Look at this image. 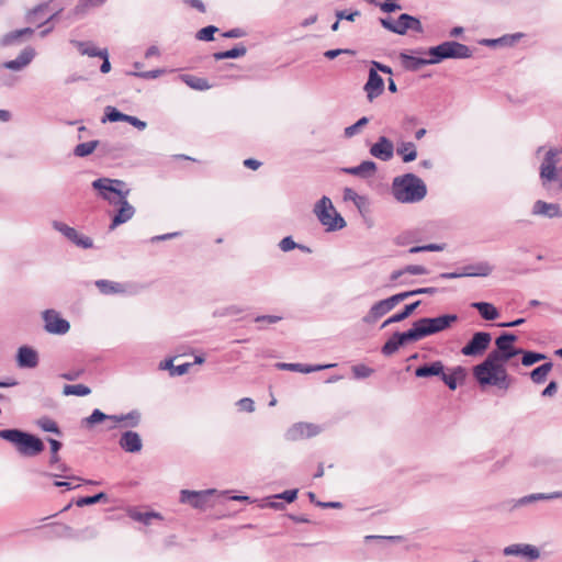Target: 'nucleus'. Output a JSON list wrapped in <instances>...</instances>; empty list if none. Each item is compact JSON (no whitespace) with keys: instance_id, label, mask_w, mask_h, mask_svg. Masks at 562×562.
I'll return each instance as SVG.
<instances>
[{"instance_id":"64","label":"nucleus","mask_w":562,"mask_h":562,"mask_svg":"<svg viewBox=\"0 0 562 562\" xmlns=\"http://www.w3.org/2000/svg\"><path fill=\"white\" fill-rule=\"evenodd\" d=\"M379 7L383 12H386V13H392V12H395L396 10L402 9V7L400 4H397L396 2L387 1V0H385V2H383V3H379Z\"/></svg>"},{"instance_id":"3","label":"nucleus","mask_w":562,"mask_h":562,"mask_svg":"<svg viewBox=\"0 0 562 562\" xmlns=\"http://www.w3.org/2000/svg\"><path fill=\"white\" fill-rule=\"evenodd\" d=\"M415 54H428L431 61L439 64L445 59H467L472 57V49L465 44L456 41H446L437 46L429 47L427 50L416 49Z\"/></svg>"},{"instance_id":"1","label":"nucleus","mask_w":562,"mask_h":562,"mask_svg":"<svg viewBox=\"0 0 562 562\" xmlns=\"http://www.w3.org/2000/svg\"><path fill=\"white\" fill-rule=\"evenodd\" d=\"M392 194L401 203H416L426 196L427 187L416 175L405 173L393 179Z\"/></svg>"},{"instance_id":"52","label":"nucleus","mask_w":562,"mask_h":562,"mask_svg":"<svg viewBox=\"0 0 562 562\" xmlns=\"http://www.w3.org/2000/svg\"><path fill=\"white\" fill-rule=\"evenodd\" d=\"M105 115L102 122H119L125 120V114L120 112L116 108L108 105L104 110Z\"/></svg>"},{"instance_id":"25","label":"nucleus","mask_w":562,"mask_h":562,"mask_svg":"<svg viewBox=\"0 0 562 562\" xmlns=\"http://www.w3.org/2000/svg\"><path fill=\"white\" fill-rule=\"evenodd\" d=\"M35 49L31 46L25 47L21 50L19 56L15 59L8 60L3 64V67L13 70V71H20L24 67H26L35 57Z\"/></svg>"},{"instance_id":"16","label":"nucleus","mask_w":562,"mask_h":562,"mask_svg":"<svg viewBox=\"0 0 562 562\" xmlns=\"http://www.w3.org/2000/svg\"><path fill=\"white\" fill-rule=\"evenodd\" d=\"M95 286L103 295L113 294H134L136 288L130 283H121L111 280L100 279L94 282Z\"/></svg>"},{"instance_id":"27","label":"nucleus","mask_w":562,"mask_h":562,"mask_svg":"<svg viewBox=\"0 0 562 562\" xmlns=\"http://www.w3.org/2000/svg\"><path fill=\"white\" fill-rule=\"evenodd\" d=\"M400 60H401L402 67L406 71H412V72L418 71L423 66L435 65V61H431V57L428 59L422 58V57L409 55L405 52L400 53Z\"/></svg>"},{"instance_id":"24","label":"nucleus","mask_w":562,"mask_h":562,"mask_svg":"<svg viewBox=\"0 0 562 562\" xmlns=\"http://www.w3.org/2000/svg\"><path fill=\"white\" fill-rule=\"evenodd\" d=\"M562 497V491H557L552 493H535L529 494L526 496H522L518 499L510 501V509H515L517 507L526 506L531 503L538 502V501H550V499H557Z\"/></svg>"},{"instance_id":"19","label":"nucleus","mask_w":562,"mask_h":562,"mask_svg":"<svg viewBox=\"0 0 562 562\" xmlns=\"http://www.w3.org/2000/svg\"><path fill=\"white\" fill-rule=\"evenodd\" d=\"M394 308L390 297L374 303L369 312L362 317L364 324H375L380 318Z\"/></svg>"},{"instance_id":"11","label":"nucleus","mask_w":562,"mask_h":562,"mask_svg":"<svg viewBox=\"0 0 562 562\" xmlns=\"http://www.w3.org/2000/svg\"><path fill=\"white\" fill-rule=\"evenodd\" d=\"M216 493V490L210 488L204 491H190L182 490L180 492V502L189 504L196 509H205L211 506V497Z\"/></svg>"},{"instance_id":"61","label":"nucleus","mask_w":562,"mask_h":562,"mask_svg":"<svg viewBox=\"0 0 562 562\" xmlns=\"http://www.w3.org/2000/svg\"><path fill=\"white\" fill-rule=\"evenodd\" d=\"M273 497L277 499H283L288 503H292L297 497V490H286L280 494L274 495Z\"/></svg>"},{"instance_id":"45","label":"nucleus","mask_w":562,"mask_h":562,"mask_svg":"<svg viewBox=\"0 0 562 562\" xmlns=\"http://www.w3.org/2000/svg\"><path fill=\"white\" fill-rule=\"evenodd\" d=\"M553 363L546 362L530 372V379L536 384H541L546 381L548 373L552 370Z\"/></svg>"},{"instance_id":"12","label":"nucleus","mask_w":562,"mask_h":562,"mask_svg":"<svg viewBox=\"0 0 562 562\" xmlns=\"http://www.w3.org/2000/svg\"><path fill=\"white\" fill-rule=\"evenodd\" d=\"M492 336L487 331H476L465 346L462 347L461 353L467 357L481 356L488 348Z\"/></svg>"},{"instance_id":"41","label":"nucleus","mask_w":562,"mask_h":562,"mask_svg":"<svg viewBox=\"0 0 562 562\" xmlns=\"http://www.w3.org/2000/svg\"><path fill=\"white\" fill-rule=\"evenodd\" d=\"M180 79L190 88L198 91L209 90L212 87L205 78L192 75H181Z\"/></svg>"},{"instance_id":"31","label":"nucleus","mask_w":562,"mask_h":562,"mask_svg":"<svg viewBox=\"0 0 562 562\" xmlns=\"http://www.w3.org/2000/svg\"><path fill=\"white\" fill-rule=\"evenodd\" d=\"M341 172L360 177L362 179L370 178L376 171V164L372 160H364L355 167H345L340 169Z\"/></svg>"},{"instance_id":"6","label":"nucleus","mask_w":562,"mask_h":562,"mask_svg":"<svg viewBox=\"0 0 562 562\" xmlns=\"http://www.w3.org/2000/svg\"><path fill=\"white\" fill-rule=\"evenodd\" d=\"M314 213L327 232L340 231L347 225L345 218L335 210L331 200L326 195L315 204Z\"/></svg>"},{"instance_id":"49","label":"nucleus","mask_w":562,"mask_h":562,"mask_svg":"<svg viewBox=\"0 0 562 562\" xmlns=\"http://www.w3.org/2000/svg\"><path fill=\"white\" fill-rule=\"evenodd\" d=\"M91 393L90 387L83 384H66L63 389V394L76 395V396H87Z\"/></svg>"},{"instance_id":"62","label":"nucleus","mask_w":562,"mask_h":562,"mask_svg":"<svg viewBox=\"0 0 562 562\" xmlns=\"http://www.w3.org/2000/svg\"><path fill=\"white\" fill-rule=\"evenodd\" d=\"M342 54H349V55H353L355 52L351 50V49H348V48H336V49H329V50H326L324 53V56L327 58V59H334Z\"/></svg>"},{"instance_id":"23","label":"nucleus","mask_w":562,"mask_h":562,"mask_svg":"<svg viewBox=\"0 0 562 562\" xmlns=\"http://www.w3.org/2000/svg\"><path fill=\"white\" fill-rule=\"evenodd\" d=\"M48 7H49V2H44V3L36 5L34 9L30 10L25 16L26 22L37 23L38 26H41L50 21H55L58 18L60 11H56V12L52 13L49 16H47L46 19H44V14L48 10Z\"/></svg>"},{"instance_id":"34","label":"nucleus","mask_w":562,"mask_h":562,"mask_svg":"<svg viewBox=\"0 0 562 562\" xmlns=\"http://www.w3.org/2000/svg\"><path fill=\"white\" fill-rule=\"evenodd\" d=\"M119 445L126 452H137L140 450V437L137 432L127 430L122 435Z\"/></svg>"},{"instance_id":"18","label":"nucleus","mask_w":562,"mask_h":562,"mask_svg":"<svg viewBox=\"0 0 562 562\" xmlns=\"http://www.w3.org/2000/svg\"><path fill=\"white\" fill-rule=\"evenodd\" d=\"M44 449V442L38 437L25 431L18 452L24 457H35L42 453Z\"/></svg>"},{"instance_id":"53","label":"nucleus","mask_w":562,"mask_h":562,"mask_svg":"<svg viewBox=\"0 0 562 562\" xmlns=\"http://www.w3.org/2000/svg\"><path fill=\"white\" fill-rule=\"evenodd\" d=\"M368 123H369V119L367 116H362L355 124L347 126L345 128V132H344L345 136L346 137L355 136L356 134H358L360 132V128L366 126Z\"/></svg>"},{"instance_id":"10","label":"nucleus","mask_w":562,"mask_h":562,"mask_svg":"<svg viewBox=\"0 0 562 562\" xmlns=\"http://www.w3.org/2000/svg\"><path fill=\"white\" fill-rule=\"evenodd\" d=\"M493 267L486 261H480L473 265L463 266L460 270L453 272H442L440 279H458L462 277H487L492 273Z\"/></svg>"},{"instance_id":"9","label":"nucleus","mask_w":562,"mask_h":562,"mask_svg":"<svg viewBox=\"0 0 562 562\" xmlns=\"http://www.w3.org/2000/svg\"><path fill=\"white\" fill-rule=\"evenodd\" d=\"M562 153V149L550 148L540 165V179L542 186L546 187L547 183L558 180V170L557 165L559 164V155Z\"/></svg>"},{"instance_id":"28","label":"nucleus","mask_w":562,"mask_h":562,"mask_svg":"<svg viewBox=\"0 0 562 562\" xmlns=\"http://www.w3.org/2000/svg\"><path fill=\"white\" fill-rule=\"evenodd\" d=\"M531 212L533 215H541L548 218L562 217V211L559 204L548 203L542 200L535 202Z\"/></svg>"},{"instance_id":"58","label":"nucleus","mask_w":562,"mask_h":562,"mask_svg":"<svg viewBox=\"0 0 562 562\" xmlns=\"http://www.w3.org/2000/svg\"><path fill=\"white\" fill-rule=\"evenodd\" d=\"M157 520L159 525H162V516L159 513L155 512H146L143 513V526H148L151 524V520Z\"/></svg>"},{"instance_id":"37","label":"nucleus","mask_w":562,"mask_h":562,"mask_svg":"<svg viewBox=\"0 0 562 562\" xmlns=\"http://www.w3.org/2000/svg\"><path fill=\"white\" fill-rule=\"evenodd\" d=\"M471 306L475 308L485 321H495L499 316L498 310L492 303L474 302Z\"/></svg>"},{"instance_id":"44","label":"nucleus","mask_w":562,"mask_h":562,"mask_svg":"<svg viewBox=\"0 0 562 562\" xmlns=\"http://www.w3.org/2000/svg\"><path fill=\"white\" fill-rule=\"evenodd\" d=\"M192 363L186 362L179 366H173L172 359H166L162 363H160L161 369H167L171 376H180L186 374L191 368Z\"/></svg>"},{"instance_id":"22","label":"nucleus","mask_w":562,"mask_h":562,"mask_svg":"<svg viewBox=\"0 0 562 562\" xmlns=\"http://www.w3.org/2000/svg\"><path fill=\"white\" fill-rule=\"evenodd\" d=\"M367 98L370 102L380 97L384 91V80L374 70H369L368 80L363 87Z\"/></svg>"},{"instance_id":"39","label":"nucleus","mask_w":562,"mask_h":562,"mask_svg":"<svg viewBox=\"0 0 562 562\" xmlns=\"http://www.w3.org/2000/svg\"><path fill=\"white\" fill-rule=\"evenodd\" d=\"M33 33H34V30L31 27H24V29L9 32L2 37L1 44L3 46L13 45L15 43H19L23 36H26V35L30 36Z\"/></svg>"},{"instance_id":"63","label":"nucleus","mask_w":562,"mask_h":562,"mask_svg":"<svg viewBox=\"0 0 562 562\" xmlns=\"http://www.w3.org/2000/svg\"><path fill=\"white\" fill-rule=\"evenodd\" d=\"M240 411L252 413L255 411V402L249 397H244L237 402Z\"/></svg>"},{"instance_id":"29","label":"nucleus","mask_w":562,"mask_h":562,"mask_svg":"<svg viewBox=\"0 0 562 562\" xmlns=\"http://www.w3.org/2000/svg\"><path fill=\"white\" fill-rule=\"evenodd\" d=\"M405 18H408L407 13L401 14L395 21L391 18H381L380 23L385 30L404 35L409 30L408 20H404Z\"/></svg>"},{"instance_id":"13","label":"nucleus","mask_w":562,"mask_h":562,"mask_svg":"<svg viewBox=\"0 0 562 562\" xmlns=\"http://www.w3.org/2000/svg\"><path fill=\"white\" fill-rule=\"evenodd\" d=\"M44 319V328L47 333L54 335H65L70 329V324L63 318L55 310H46L42 314Z\"/></svg>"},{"instance_id":"15","label":"nucleus","mask_w":562,"mask_h":562,"mask_svg":"<svg viewBox=\"0 0 562 562\" xmlns=\"http://www.w3.org/2000/svg\"><path fill=\"white\" fill-rule=\"evenodd\" d=\"M411 341H417L412 327L403 333L395 331L382 346L381 352L385 357H390L393 353H395L400 349V347Z\"/></svg>"},{"instance_id":"56","label":"nucleus","mask_w":562,"mask_h":562,"mask_svg":"<svg viewBox=\"0 0 562 562\" xmlns=\"http://www.w3.org/2000/svg\"><path fill=\"white\" fill-rule=\"evenodd\" d=\"M360 14L361 13L359 10H337L335 12V15L338 19V21L346 20L350 22H353L358 16H360Z\"/></svg>"},{"instance_id":"14","label":"nucleus","mask_w":562,"mask_h":562,"mask_svg":"<svg viewBox=\"0 0 562 562\" xmlns=\"http://www.w3.org/2000/svg\"><path fill=\"white\" fill-rule=\"evenodd\" d=\"M52 225L54 229L61 233L68 240L74 243L76 246L82 249H89L93 247L92 239L89 236L78 233L74 227H70L67 224L59 221H54Z\"/></svg>"},{"instance_id":"47","label":"nucleus","mask_w":562,"mask_h":562,"mask_svg":"<svg viewBox=\"0 0 562 562\" xmlns=\"http://www.w3.org/2000/svg\"><path fill=\"white\" fill-rule=\"evenodd\" d=\"M36 425L43 430V431H46V432H53L57 436H60L61 435V431L57 425V423L47 417V416H44V417H41L36 420Z\"/></svg>"},{"instance_id":"8","label":"nucleus","mask_w":562,"mask_h":562,"mask_svg":"<svg viewBox=\"0 0 562 562\" xmlns=\"http://www.w3.org/2000/svg\"><path fill=\"white\" fill-rule=\"evenodd\" d=\"M517 340V336L512 333H502L495 339L496 348L492 350L487 357L488 362L492 360L509 361L512 358L522 352V349L516 348L514 342Z\"/></svg>"},{"instance_id":"43","label":"nucleus","mask_w":562,"mask_h":562,"mask_svg":"<svg viewBox=\"0 0 562 562\" xmlns=\"http://www.w3.org/2000/svg\"><path fill=\"white\" fill-rule=\"evenodd\" d=\"M105 0H79L74 8L71 14L74 18H81L88 13L93 7H99L104 3Z\"/></svg>"},{"instance_id":"17","label":"nucleus","mask_w":562,"mask_h":562,"mask_svg":"<svg viewBox=\"0 0 562 562\" xmlns=\"http://www.w3.org/2000/svg\"><path fill=\"white\" fill-rule=\"evenodd\" d=\"M504 555H519L527 561L532 562L540 558V551L537 547L527 543H515L504 548Z\"/></svg>"},{"instance_id":"20","label":"nucleus","mask_w":562,"mask_h":562,"mask_svg":"<svg viewBox=\"0 0 562 562\" xmlns=\"http://www.w3.org/2000/svg\"><path fill=\"white\" fill-rule=\"evenodd\" d=\"M113 206L116 207V210L112 216L110 229H114L115 227L126 223L135 214V207L128 203L127 198Z\"/></svg>"},{"instance_id":"51","label":"nucleus","mask_w":562,"mask_h":562,"mask_svg":"<svg viewBox=\"0 0 562 562\" xmlns=\"http://www.w3.org/2000/svg\"><path fill=\"white\" fill-rule=\"evenodd\" d=\"M521 353H522L521 363L525 367H531L535 363H537L538 361H541L547 358L544 353H540V352H536V351H524L522 350Z\"/></svg>"},{"instance_id":"7","label":"nucleus","mask_w":562,"mask_h":562,"mask_svg":"<svg viewBox=\"0 0 562 562\" xmlns=\"http://www.w3.org/2000/svg\"><path fill=\"white\" fill-rule=\"evenodd\" d=\"M137 419L138 413L135 411L128 414L106 415L99 408H95L88 417L82 419L81 424L83 427L91 428L99 423L111 422L110 427H119L122 423H124V426L133 427L137 425Z\"/></svg>"},{"instance_id":"60","label":"nucleus","mask_w":562,"mask_h":562,"mask_svg":"<svg viewBox=\"0 0 562 562\" xmlns=\"http://www.w3.org/2000/svg\"><path fill=\"white\" fill-rule=\"evenodd\" d=\"M404 271L413 276H422L428 273L427 268L420 265H408L404 267Z\"/></svg>"},{"instance_id":"33","label":"nucleus","mask_w":562,"mask_h":562,"mask_svg":"<svg viewBox=\"0 0 562 562\" xmlns=\"http://www.w3.org/2000/svg\"><path fill=\"white\" fill-rule=\"evenodd\" d=\"M445 366L442 361L436 360L432 362L424 363L418 366L415 369V376L416 378H431V376H438L440 379V375L443 374Z\"/></svg>"},{"instance_id":"59","label":"nucleus","mask_w":562,"mask_h":562,"mask_svg":"<svg viewBox=\"0 0 562 562\" xmlns=\"http://www.w3.org/2000/svg\"><path fill=\"white\" fill-rule=\"evenodd\" d=\"M279 247L282 251L288 252L290 250H293L297 247V244L293 240L291 236H286L281 239L279 243Z\"/></svg>"},{"instance_id":"54","label":"nucleus","mask_w":562,"mask_h":562,"mask_svg":"<svg viewBox=\"0 0 562 562\" xmlns=\"http://www.w3.org/2000/svg\"><path fill=\"white\" fill-rule=\"evenodd\" d=\"M218 31V29L214 25H207L198 31L195 37L199 41L210 42L214 40V34Z\"/></svg>"},{"instance_id":"5","label":"nucleus","mask_w":562,"mask_h":562,"mask_svg":"<svg viewBox=\"0 0 562 562\" xmlns=\"http://www.w3.org/2000/svg\"><path fill=\"white\" fill-rule=\"evenodd\" d=\"M458 321L456 314H443L437 317H423L415 321L412 325L416 340L438 334L451 327Z\"/></svg>"},{"instance_id":"35","label":"nucleus","mask_w":562,"mask_h":562,"mask_svg":"<svg viewBox=\"0 0 562 562\" xmlns=\"http://www.w3.org/2000/svg\"><path fill=\"white\" fill-rule=\"evenodd\" d=\"M465 378V369L461 366L454 367L450 373L443 371V374L440 375V380L449 387V390L454 391L458 387V381L464 380Z\"/></svg>"},{"instance_id":"50","label":"nucleus","mask_w":562,"mask_h":562,"mask_svg":"<svg viewBox=\"0 0 562 562\" xmlns=\"http://www.w3.org/2000/svg\"><path fill=\"white\" fill-rule=\"evenodd\" d=\"M99 142L90 140L86 143H80L74 148V155L77 157H86L94 151Z\"/></svg>"},{"instance_id":"30","label":"nucleus","mask_w":562,"mask_h":562,"mask_svg":"<svg viewBox=\"0 0 562 562\" xmlns=\"http://www.w3.org/2000/svg\"><path fill=\"white\" fill-rule=\"evenodd\" d=\"M16 362L20 368L33 369L38 364V355L33 348L22 346L18 349Z\"/></svg>"},{"instance_id":"26","label":"nucleus","mask_w":562,"mask_h":562,"mask_svg":"<svg viewBox=\"0 0 562 562\" xmlns=\"http://www.w3.org/2000/svg\"><path fill=\"white\" fill-rule=\"evenodd\" d=\"M318 434V427L308 423H297L293 425L286 432L288 439L297 440L301 438H310Z\"/></svg>"},{"instance_id":"57","label":"nucleus","mask_w":562,"mask_h":562,"mask_svg":"<svg viewBox=\"0 0 562 562\" xmlns=\"http://www.w3.org/2000/svg\"><path fill=\"white\" fill-rule=\"evenodd\" d=\"M56 465V470L58 471V473H45V475L47 476H56V477H66V479H71V480H76V481H81V479L77 477V476H67L65 473L68 471V467L64 463H57L55 464Z\"/></svg>"},{"instance_id":"21","label":"nucleus","mask_w":562,"mask_h":562,"mask_svg":"<svg viewBox=\"0 0 562 562\" xmlns=\"http://www.w3.org/2000/svg\"><path fill=\"white\" fill-rule=\"evenodd\" d=\"M370 154L382 161H389L394 156V145L387 137L380 136L370 147Z\"/></svg>"},{"instance_id":"2","label":"nucleus","mask_w":562,"mask_h":562,"mask_svg":"<svg viewBox=\"0 0 562 562\" xmlns=\"http://www.w3.org/2000/svg\"><path fill=\"white\" fill-rule=\"evenodd\" d=\"M506 361L492 360L488 363L486 357L480 364L473 368V376L480 385H493L507 390L510 385L505 364Z\"/></svg>"},{"instance_id":"55","label":"nucleus","mask_w":562,"mask_h":562,"mask_svg":"<svg viewBox=\"0 0 562 562\" xmlns=\"http://www.w3.org/2000/svg\"><path fill=\"white\" fill-rule=\"evenodd\" d=\"M352 373L356 379H366L373 373V369L366 364H356L352 367Z\"/></svg>"},{"instance_id":"32","label":"nucleus","mask_w":562,"mask_h":562,"mask_svg":"<svg viewBox=\"0 0 562 562\" xmlns=\"http://www.w3.org/2000/svg\"><path fill=\"white\" fill-rule=\"evenodd\" d=\"M335 366H336L335 363L317 364V366H308V364H303V363H286V362L276 363V368L279 370H286V371L301 372V373H311V372L333 368Z\"/></svg>"},{"instance_id":"42","label":"nucleus","mask_w":562,"mask_h":562,"mask_svg":"<svg viewBox=\"0 0 562 562\" xmlns=\"http://www.w3.org/2000/svg\"><path fill=\"white\" fill-rule=\"evenodd\" d=\"M246 53H247L246 46L244 44L239 43L232 49L214 53L213 57L216 60L228 59V58L233 59V58L243 57L246 55Z\"/></svg>"},{"instance_id":"46","label":"nucleus","mask_w":562,"mask_h":562,"mask_svg":"<svg viewBox=\"0 0 562 562\" xmlns=\"http://www.w3.org/2000/svg\"><path fill=\"white\" fill-rule=\"evenodd\" d=\"M81 55H88L90 57H101L103 49L95 47L91 42L74 41Z\"/></svg>"},{"instance_id":"38","label":"nucleus","mask_w":562,"mask_h":562,"mask_svg":"<svg viewBox=\"0 0 562 562\" xmlns=\"http://www.w3.org/2000/svg\"><path fill=\"white\" fill-rule=\"evenodd\" d=\"M396 153L404 162L414 161L417 158V148L413 142H402L397 144Z\"/></svg>"},{"instance_id":"36","label":"nucleus","mask_w":562,"mask_h":562,"mask_svg":"<svg viewBox=\"0 0 562 562\" xmlns=\"http://www.w3.org/2000/svg\"><path fill=\"white\" fill-rule=\"evenodd\" d=\"M419 304H420V301H416V302L405 305L401 312L392 315L386 321H384L383 324L381 325V328H385L386 326H389L393 323H400V322L406 319L408 316H411L414 313V311L419 306Z\"/></svg>"},{"instance_id":"4","label":"nucleus","mask_w":562,"mask_h":562,"mask_svg":"<svg viewBox=\"0 0 562 562\" xmlns=\"http://www.w3.org/2000/svg\"><path fill=\"white\" fill-rule=\"evenodd\" d=\"M91 187L97 191L98 196L110 205H116L123 199H126L131 191L123 180L106 177L95 179Z\"/></svg>"},{"instance_id":"40","label":"nucleus","mask_w":562,"mask_h":562,"mask_svg":"<svg viewBox=\"0 0 562 562\" xmlns=\"http://www.w3.org/2000/svg\"><path fill=\"white\" fill-rule=\"evenodd\" d=\"M24 436H25V431H23L21 429H16V428L0 430V438L14 445L16 450L21 446V442H22V439Z\"/></svg>"},{"instance_id":"48","label":"nucleus","mask_w":562,"mask_h":562,"mask_svg":"<svg viewBox=\"0 0 562 562\" xmlns=\"http://www.w3.org/2000/svg\"><path fill=\"white\" fill-rule=\"evenodd\" d=\"M108 501H109L108 495L104 492H100V493L91 495V496L79 497L76 501V505L78 507H83V506L93 505V504H97L100 502L106 503Z\"/></svg>"}]
</instances>
